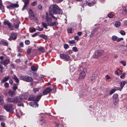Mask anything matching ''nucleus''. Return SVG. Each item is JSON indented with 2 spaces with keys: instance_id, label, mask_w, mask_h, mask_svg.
I'll return each instance as SVG.
<instances>
[{
  "instance_id": "nucleus-25",
  "label": "nucleus",
  "mask_w": 127,
  "mask_h": 127,
  "mask_svg": "<svg viewBox=\"0 0 127 127\" xmlns=\"http://www.w3.org/2000/svg\"><path fill=\"white\" fill-rule=\"evenodd\" d=\"M118 99H113V102L114 104L115 105L117 104L118 103Z\"/></svg>"
},
{
  "instance_id": "nucleus-33",
  "label": "nucleus",
  "mask_w": 127,
  "mask_h": 127,
  "mask_svg": "<svg viewBox=\"0 0 127 127\" xmlns=\"http://www.w3.org/2000/svg\"><path fill=\"white\" fill-rule=\"evenodd\" d=\"M75 41L74 40H72L69 41V43L70 44L71 46H72V45L74 44L75 43Z\"/></svg>"
},
{
  "instance_id": "nucleus-55",
  "label": "nucleus",
  "mask_w": 127,
  "mask_h": 127,
  "mask_svg": "<svg viewBox=\"0 0 127 127\" xmlns=\"http://www.w3.org/2000/svg\"><path fill=\"white\" fill-rule=\"evenodd\" d=\"M23 95L24 96V98L25 99H26L28 97L27 96V93H25Z\"/></svg>"
},
{
  "instance_id": "nucleus-62",
  "label": "nucleus",
  "mask_w": 127,
  "mask_h": 127,
  "mask_svg": "<svg viewBox=\"0 0 127 127\" xmlns=\"http://www.w3.org/2000/svg\"><path fill=\"white\" fill-rule=\"evenodd\" d=\"M0 72H2L3 71V67L0 64Z\"/></svg>"
},
{
  "instance_id": "nucleus-28",
  "label": "nucleus",
  "mask_w": 127,
  "mask_h": 127,
  "mask_svg": "<svg viewBox=\"0 0 127 127\" xmlns=\"http://www.w3.org/2000/svg\"><path fill=\"white\" fill-rule=\"evenodd\" d=\"M123 13L124 14H127V6H125L123 9Z\"/></svg>"
},
{
  "instance_id": "nucleus-5",
  "label": "nucleus",
  "mask_w": 127,
  "mask_h": 127,
  "mask_svg": "<svg viewBox=\"0 0 127 127\" xmlns=\"http://www.w3.org/2000/svg\"><path fill=\"white\" fill-rule=\"evenodd\" d=\"M20 78L22 80L27 82H31L33 81V79L31 77L28 75L21 76Z\"/></svg>"
},
{
  "instance_id": "nucleus-39",
  "label": "nucleus",
  "mask_w": 127,
  "mask_h": 127,
  "mask_svg": "<svg viewBox=\"0 0 127 127\" xmlns=\"http://www.w3.org/2000/svg\"><path fill=\"white\" fill-rule=\"evenodd\" d=\"M116 73L117 75H119L121 74V72L119 69L117 70L116 71Z\"/></svg>"
},
{
  "instance_id": "nucleus-7",
  "label": "nucleus",
  "mask_w": 127,
  "mask_h": 127,
  "mask_svg": "<svg viewBox=\"0 0 127 127\" xmlns=\"http://www.w3.org/2000/svg\"><path fill=\"white\" fill-rule=\"evenodd\" d=\"M60 57L61 59H63L65 61H68L70 59L69 56L64 54H61Z\"/></svg>"
},
{
  "instance_id": "nucleus-29",
  "label": "nucleus",
  "mask_w": 127,
  "mask_h": 127,
  "mask_svg": "<svg viewBox=\"0 0 127 127\" xmlns=\"http://www.w3.org/2000/svg\"><path fill=\"white\" fill-rule=\"evenodd\" d=\"M20 100V102L22 101L25 99L24 95L23 94L20 95L19 96V99Z\"/></svg>"
},
{
  "instance_id": "nucleus-23",
  "label": "nucleus",
  "mask_w": 127,
  "mask_h": 127,
  "mask_svg": "<svg viewBox=\"0 0 127 127\" xmlns=\"http://www.w3.org/2000/svg\"><path fill=\"white\" fill-rule=\"evenodd\" d=\"M98 29V28H95L93 31L92 32L90 36H92L94 34L97 30Z\"/></svg>"
},
{
  "instance_id": "nucleus-26",
  "label": "nucleus",
  "mask_w": 127,
  "mask_h": 127,
  "mask_svg": "<svg viewBox=\"0 0 127 127\" xmlns=\"http://www.w3.org/2000/svg\"><path fill=\"white\" fill-rule=\"evenodd\" d=\"M3 97L2 95H0V104H2L3 102Z\"/></svg>"
},
{
  "instance_id": "nucleus-44",
  "label": "nucleus",
  "mask_w": 127,
  "mask_h": 127,
  "mask_svg": "<svg viewBox=\"0 0 127 127\" xmlns=\"http://www.w3.org/2000/svg\"><path fill=\"white\" fill-rule=\"evenodd\" d=\"M116 90L115 89H112L110 92V95H111L113 94L116 91Z\"/></svg>"
},
{
  "instance_id": "nucleus-59",
  "label": "nucleus",
  "mask_w": 127,
  "mask_h": 127,
  "mask_svg": "<svg viewBox=\"0 0 127 127\" xmlns=\"http://www.w3.org/2000/svg\"><path fill=\"white\" fill-rule=\"evenodd\" d=\"M89 5V6H91L92 5V4H93L94 3L92 1H89V2H88Z\"/></svg>"
},
{
  "instance_id": "nucleus-46",
  "label": "nucleus",
  "mask_w": 127,
  "mask_h": 127,
  "mask_svg": "<svg viewBox=\"0 0 127 127\" xmlns=\"http://www.w3.org/2000/svg\"><path fill=\"white\" fill-rule=\"evenodd\" d=\"M120 34L123 35H125L126 34L125 32L123 30H121L120 32Z\"/></svg>"
},
{
  "instance_id": "nucleus-61",
  "label": "nucleus",
  "mask_w": 127,
  "mask_h": 127,
  "mask_svg": "<svg viewBox=\"0 0 127 127\" xmlns=\"http://www.w3.org/2000/svg\"><path fill=\"white\" fill-rule=\"evenodd\" d=\"M39 89L38 88L34 89H33V90L34 91V93H36V92H38L39 91Z\"/></svg>"
},
{
  "instance_id": "nucleus-2",
  "label": "nucleus",
  "mask_w": 127,
  "mask_h": 127,
  "mask_svg": "<svg viewBox=\"0 0 127 127\" xmlns=\"http://www.w3.org/2000/svg\"><path fill=\"white\" fill-rule=\"evenodd\" d=\"M46 21L47 22L48 26H53L55 25H57L58 23L55 21L52 22V18L48 15V13H46Z\"/></svg>"
},
{
  "instance_id": "nucleus-6",
  "label": "nucleus",
  "mask_w": 127,
  "mask_h": 127,
  "mask_svg": "<svg viewBox=\"0 0 127 127\" xmlns=\"http://www.w3.org/2000/svg\"><path fill=\"white\" fill-rule=\"evenodd\" d=\"M87 69L86 68H84L82 71L80 73L79 79H81L84 78L87 72Z\"/></svg>"
},
{
  "instance_id": "nucleus-45",
  "label": "nucleus",
  "mask_w": 127,
  "mask_h": 127,
  "mask_svg": "<svg viewBox=\"0 0 127 127\" xmlns=\"http://www.w3.org/2000/svg\"><path fill=\"white\" fill-rule=\"evenodd\" d=\"M36 30L39 31H41L43 30V29L40 28L39 26H37L36 27Z\"/></svg>"
},
{
  "instance_id": "nucleus-31",
  "label": "nucleus",
  "mask_w": 127,
  "mask_h": 127,
  "mask_svg": "<svg viewBox=\"0 0 127 127\" xmlns=\"http://www.w3.org/2000/svg\"><path fill=\"white\" fill-rule=\"evenodd\" d=\"M126 82L125 81H123L121 82L120 86L122 88L124 85L126 84Z\"/></svg>"
},
{
  "instance_id": "nucleus-60",
  "label": "nucleus",
  "mask_w": 127,
  "mask_h": 127,
  "mask_svg": "<svg viewBox=\"0 0 127 127\" xmlns=\"http://www.w3.org/2000/svg\"><path fill=\"white\" fill-rule=\"evenodd\" d=\"M123 38H120L118 39H117V42H119L121 40H123Z\"/></svg>"
},
{
  "instance_id": "nucleus-43",
  "label": "nucleus",
  "mask_w": 127,
  "mask_h": 127,
  "mask_svg": "<svg viewBox=\"0 0 127 127\" xmlns=\"http://www.w3.org/2000/svg\"><path fill=\"white\" fill-rule=\"evenodd\" d=\"M63 0H53V1L57 3H58L62 1Z\"/></svg>"
},
{
  "instance_id": "nucleus-16",
  "label": "nucleus",
  "mask_w": 127,
  "mask_h": 127,
  "mask_svg": "<svg viewBox=\"0 0 127 127\" xmlns=\"http://www.w3.org/2000/svg\"><path fill=\"white\" fill-rule=\"evenodd\" d=\"M13 102L17 103L20 102V100L17 97H15L13 98Z\"/></svg>"
},
{
  "instance_id": "nucleus-54",
  "label": "nucleus",
  "mask_w": 127,
  "mask_h": 127,
  "mask_svg": "<svg viewBox=\"0 0 127 127\" xmlns=\"http://www.w3.org/2000/svg\"><path fill=\"white\" fill-rule=\"evenodd\" d=\"M108 17L110 18H111L113 17V15L111 13L109 14L108 15Z\"/></svg>"
},
{
  "instance_id": "nucleus-52",
  "label": "nucleus",
  "mask_w": 127,
  "mask_h": 127,
  "mask_svg": "<svg viewBox=\"0 0 127 127\" xmlns=\"http://www.w3.org/2000/svg\"><path fill=\"white\" fill-rule=\"evenodd\" d=\"M72 29L71 28H70L69 29H67V32L68 33H72Z\"/></svg>"
},
{
  "instance_id": "nucleus-37",
  "label": "nucleus",
  "mask_w": 127,
  "mask_h": 127,
  "mask_svg": "<svg viewBox=\"0 0 127 127\" xmlns=\"http://www.w3.org/2000/svg\"><path fill=\"white\" fill-rule=\"evenodd\" d=\"M118 38V37L116 36L115 35H113L112 36V39L113 41H116V40Z\"/></svg>"
},
{
  "instance_id": "nucleus-10",
  "label": "nucleus",
  "mask_w": 127,
  "mask_h": 127,
  "mask_svg": "<svg viewBox=\"0 0 127 127\" xmlns=\"http://www.w3.org/2000/svg\"><path fill=\"white\" fill-rule=\"evenodd\" d=\"M53 89L50 88H47L45 89L43 92V94L44 95H46L50 93Z\"/></svg>"
},
{
  "instance_id": "nucleus-47",
  "label": "nucleus",
  "mask_w": 127,
  "mask_h": 127,
  "mask_svg": "<svg viewBox=\"0 0 127 127\" xmlns=\"http://www.w3.org/2000/svg\"><path fill=\"white\" fill-rule=\"evenodd\" d=\"M25 43L26 45H28L30 43V42L29 40H25Z\"/></svg>"
},
{
  "instance_id": "nucleus-35",
  "label": "nucleus",
  "mask_w": 127,
  "mask_h": 127,
  "mask_svg": "<svg viewBox=\"0 0 127 127\" xmlns=\"http://www.w3.org/2000/svg\"><path fill=\"white\" fill-rule=\"evenodd\" d=\"M20 23H17L15 24L14 23V27L15 29H17L19 28V24Z\"/></svg>"
},
{
  "instance_id": "nucleus-48",
  "label": "nucleus",
  "mask_w": 127,
  "mask_h": 127,
  "mask_svg": "<svg viewBox=\"0 0 127 127\" xmlns=\"http://www.w3.org/2000/svg\"><path fill=\"white\" fill-rule=\"evenodd\" d=\"M4 86L5 88H8L9 87V84L8 83L6 82L4 84Z\"/></svg>"
},
{
  "instance_id": "nucleus-24",
  "label": "nucleus",
  "mask_w": 127,
  "mask_h": 127,
  "mask_svg": "<svg viewBox=\"0 0 127 127\" xmlns=\"http://www.w3.org/2000/svg\"><path fill=\"white\" fill-rule=\"evenodd\" d=\"M38 50L42 53H44L45 52V50L44 48L43 47H40L38 48Z\"/></svg>"
},
{
  "instance_id": "nucleus-38",
  "label": "nucleus",
  "mask_w": 127,
  "mask_h": 127,
  "mask_svg": "<svg viewBox=\"0 0 127 127\" xmlns=\"http://www.w3.org/2000/svg\"><path fill=\"white\" fill-rule=\"evenodd\" d=\"M39 36L40 37L42 38L45 39H46L47 38V36L45 35H40Z\"/></svg>"
},
{
  "instance_id": "nucleus-53",
  "label": "nucleus",
  "mask_w": 127,
  "mask_h": 127,
  "mask_svg": "<svg viewBox=\"0 0 127 127\" xmlns=\"http://www.w3.org/2000/svg\"><path fill=\"white\" fill-rule=\"evenodd\" d=\"M72 50L73 51L75 52H77L78 51L77 48L75 47H73L72 48Z\"/></svg>"
},
{
  "instance_id": "nucleus-15",
  "label": "nucleus",
  "mask_w": 127,
  "mask_h": 127,
  "mask_svg": "<svg viewBox=\"0 0 127 127\" xmlns=\"http://www.w3.org/2000/svg\"><path fill=\"white\" fill-rule=\"evenodd\" d=\"M29 105L34 107H37L38 106V104L36 102H31L29 103Z\"/></svg>"
},
{
  "instance_id": "nucleus-12",
  "label": "nucleus",
  "mask_w": 127,
  "mask_h": 127,
  "mask_svg": "<svg viewBox=\"0 0 127 127\" xmlns=\"http://www.w3.org/2000/svg\"><path fill=\"white\" fill-rule=\"evenodd\" d=\"M17 34L16 33L12 32L11 34V35L10 36V38L8 40L10 41L12 39L15 40L17 38Z\"/></svg>"
},
{
  "instance_id": "nucleus-19",
  "label": "nucleus",
  "mask_w": 127,
  "mask_h": 127,
  "mask_svg": "<svg viewBox=\"0 0 127 127\" xmlns=\"http://www.w3.org/2000/svg\"><path fill=\"white\" fill-rule=\"evenodd\" d=\"M8 93L9 95L11 96L15 95L16 94L15 92V91H12L10 90H8Z\"/></svg>"
},
{
  "instance_id": "nucleus-32",
  "label": "nucleus",
  "mask_w": 127,
  "mask_h": 127,
  "mask_svg": "<svg viewBox=\"0 0 127 127\" xmlns=\"http://www.w3.org/2000/svg\"><path fill=\"white\" fill-rule=\"evenodd\" d=\"M1 43L4 46H7L8 44V43L5 41H2L1 42Z\"/></svg>"
},
{
  "instance_id": "nucleus-42",
  "label": "nucleus",
  "mask_w": 127,
  "mask_h": 127,
  "mask_svg": "<svg viewBox=\"0 0 127 127\" xmlns=\"http://www.w3.org/2000/svg\"><path fill=\"white\" fill-rule=\"evenodd\" d=\"M125 75L126 73H123L120 76V77L121 79H124L125 78Z\"/></svg>"
},
{
  "instance_id": "nucleus-13",
  "label": "nucleus",
  "mask_w": 127,
  "mask_h": 127,
  "mask_svg": "<svg viewBox=\"0 0 127 127\" xmlns=\"http://www.w3.org/2000/svg\"><path fill=\"white\" fill-rule=\"evenodd\" d=\"M10 62V60L9 59H6L4 60H2L0 61V63L5 66L7 65Z\"/></svg>"
},
{
  "instance_id": "nucleus-56",
  "label": "nucleus",
  "mask_w": 127,
  "mask_h": 127,
  "mask_svg": "<svg viewBox=\"0 0 127 127\" xmlns=\"http://www.w3.org/2000/svg\"><path fill=\"white\" fill-rule=\"evenodd\" d=\"M64 47L65 49H66L69 47V46L67 44H65L64 45Z\"/></svg>"
},
{
  "instance_id": "nucleus-63",
  "label": "nucleus",
  "mask_w": 127,
  "mask_h": 127,
  "mask_svg": "<svg viewBox=\"0 0 127 127\" xmlns=\"http://www.w3.org/2000/svg\"><path fill=\"white\" fill-rule=\"evenodd\" d=\"M38 33H39L38 32H36V33H35L34 34H33V35H32V37H35V36H37V35Z\"/></svg>"
},
{
  "instance_id": "nucleus-40",
  "label": "nucleus",
  "mask_w": 127,
  "mask_h": 127,
  "mask_svg": "<svg viewBox=\"0 0 127 127\" xmlns=\"http://www.w3.org/2000/svg\"><path fill=\"white\" fill-rule=\"evenodd\" d=\"M42 25L43 27L45 29H47V25L44 22H43L42 23Z\"/></svg>"
},
{
  "instance_id": "nucleus-27",
  "label": "nucleus",
  "mask_w": 127,
  "mask_h": 127,
  "mask_svg": "<svg viewBox=\"0 0 127 127\" xmlns=\"http://www.w3.org/2000/svg\"><path fill=\"white\" fill-rule=\"evenodd\" d=\"M19 5L18 4H12L10 5V6L12 7L13 8L15 7H19Z\"/></svg>"
},
{
  "instance_id": "nucleus-51",
  "label": "nucleus",
  "mask_w": 127,
  "mask_h": 127,
  "mask_svg": "<svg viewBox=\"0 0 127 127\" xmlns=\"http://www.w3.org/2000/svg\"><path fill=\"white\" fill-rule=\"evenodd\" d=\"M37 3L36 1H34L32 3L31 5L32 6H35L36 5Z\"/></svg>"
},
{
  "instance_id": "nucleus-34",
  "label": "nucleus",
  "mask_w": 127,
  "mask_h": 127,
  "mask_svg": "<svg viewBox=\"0 0 127 127\" xmlns=\"http://www.w3.org/2000/svg\"><path fill=\"white\" fill-rule=\"evenodd\" d=\"M6 119L4 116L0 115V121H4Z\"/></svg>"
},
{
  "instance_id": "nucleus-41",
  "label": "nucleus",
  "mask_w": 127,
  "mask_h": 127,
  "mask_svg": "<svg viewBox=\"0 0 127 127\" xmlns=\"http://www.w3.org/2000/svg\"><path fill=\"white\" fill-rule=\"evenodd\" d=\"M113 99H118V95L116 94H114L113 95Z\"/></svg>"
},
{
  "instance_id": "nucleus-3",
  "label": "nucleus",
  "mask_w": 127,
  "mask_h": 127,
  "mask_svg": "<svg viewBox=\"0 0 127 127\" xmlns=\"http://www.w3.org/2000/svg\"><path fill=\"white\" fill-rule=\"evenodd\" d=\"M42 96V93H40L37 96H34L33 95L31 96L29 99L31 100L38 101Z\"/></svg>"
},
{
  "instance_id": "nucleus-20",
  "label": "nucleus",
  "mask_w": 127,
  "mask_h": 127,
  "mask_svg": "<svg viewBox=\"0 0 127 127\" xmlns=\"http://www.w3.org/2000/svg\"><path fill=\"white\" fill-rule=\"evenodd\" d=\"M121 25V22L120 21H116L115 22L114 26L116 28L120 26Z\"/></svg>"
},
{
  "instance_id": "nucleus-17",
  "label": "nucleus",
  "mask_w": 127,
  "mask_h": 127,
  "mask_svg": "<svg viewBox=\"0 0 127 127\" xmlns=\"http://www.w3.org/2000/svg\"><path fill=\"white\" fill-rule=\"evenodd\" d=\"M10 77V76H8L6 77H3V79L1 81V83H3L7 81L9 78Z\"/></svg>"
},
{
  "instance_id": "nucleus-9",
  "label": "nucleus",
  "mask_w": 127,
  "mask_h": 127,
  "mask_svg": "<svg viewBox=\"0 0 127 127\" xmlns=\"http://www.w3.org/2000/svg\"><path fill=\"white\" fill-rule=\"evenodd\" d=\"M5 25H7L9 28L11 30H14V26L12 25L10 23L8 20H5L4 22Z\"/></svg>"
},
{
  "instance_id": "nucleus-4",
  "label": "nucleus",
  "mask_w": 127,
  "mask_h": 127,
  "mask_svg": "<svg viewBox=\"0 0 127 127\" xmlns=\"http://www.w3.org/2000/svg\"><path fill=\"white\" fill-rule=\"evenodd\" d=\"M103 52L104 51L102 50H97L95 52L93 55V57L95 58H98L101 56Z\"/></svg>"
},
{
  "instance_id": "nucleus-21",
  "label": "nucleus",
  "mask_w": 127,
  "mask_h": 127,
  "mask_svg": "<svg viewBox=\"0 0 127 127\" xmlns=\"http://www.w3.org/2000/svg\"><path fill=\"white\" fill-rule=\"evenodd\" d=\"M97 78V75L96 74L93 75L91 78V80L92 81H94Z\"/></svg>"
},
{
  "instance_id": "nucleus-36",
  "label": "nucleus",
  "mask_w": 127,
  "mask_h": 127,
  "mask_svg": "<svg viewBox=\"0 0 127 127\" xmlns=\"http://www.w3.org/2000/svg\"><path fill=\"white\" fill-rule=\"evenodd\" d=\"M4 9V7L2 5L1 0H0V9L2 10Z\"/></svg>"
},
{
  "instance_id": "nucleus-14",
  "label": "nucleus",
  "mask_w": 127,
  "mask_h": 127,
  "mask_svg": "<svg viewBox=\"0 0 127 127\" xmlns=\"http://www.w3.org/2000/svg\"><path fill=\"white\" fill-rule=\"evenodd\" d=\"M23 1L24 3V5L23 6V8L22 9V10H23L27 7V5L29 3V0H23Z\"/></svg>"
},
{
  "instance_id": "nucleus-22",
  "label": "nucleus",
  "mask_w": 127,
  "mask_h": 127,
  "mask_svg": "<svg viewBox=\"0 0 127 127\" xmlns=\"http://www.w3.org/2000/svg\"><path fill=\"white\" fill-rule=\"evenodd\" d=\"M31 68L32 70L34 71H35L37 70L38 68L35 66H32L31 67Z\"/></svg>"
},
{
  "instance_id": "nucleus-30",
  "label": "nucleus",
  "mask_w": 127,
  "mask_h": 127,
  "mask_svg": "<svg viewBox=\"0 0 127 127\" xmlns=\"http://www.w3.org/2000/svg\"><path fill=\"white\" fill-rule=\"evenodd\" d=\"M13 98H11L8 97L6 99L7 101L8 102H13Z\"/></svg>"
},
{
  "instance_id": "nucleus-8",
  "label": "nucleus",
  "mask_w": 127,
  "mask_h": 127,
  "mask_svg": "<svg viewBox=\"0 0 127 127\" xmlns=\"http://www.w3.org/2000/svg\"><path fill=\"white\" fill-rule=\"evenodd\" d=\"M4 108L7 111L11 112L13 109L12 104H6L4 106Z\"/></svg>"
},
{
  "instance_id": "nucleus-49",
  "label": "nucleus",
  "mask_w": 127,
  "mask_h": 127,
  "mask_svg": "<svg viewBox=\"0 0 127 127\" xmlns=\"http://www.w3.org/2000/svg\"><path fill=\"white\" fill-rule=\"evenodd\" d=\"M120 63L122 64L124 66L126 65V62L124 61H122L120 62Z\"/></svg>"
},
{
  "instance_id": "nucleus-58",
  "label": "nucleus",
  "mask_w": 127,
  "mask_h": 127,
  "mask_svg": "<svg viewBox=\"0 0 127 127\" xmlns=\"http://www.w3.org/2000/svg\"><path fill=\"white\" fill-rule=\"evenodd\" d=\"M72 53V51L70 50H68L65 53L67 55H69Z\"/></svg>"
},
{
  "instance_id": "nucleus-1",
  "label": "nucleus",
  "mask_w": 127,
  "mask_h": 127,
  "mask_svg": "<svg viewBox=\"0 0 127 127\" xmlns=\"http://www.w3.org/2000/svg\"><path fill=\"white\" fill-rule=\"evenodd\" d=\"M50 13L55 14H60L63 13L62 10L56 4L50 6L49 7Z\"/></svg>"
},
{
  "instance_id": "nucleus-18",
  "label": "nucleus",
  "mask_w": 127,
  "mask_h": 127,
  "mask_svg": "<svg viewBox=\"0 0 127 127\" xmlns=\"http://www.w3.org/2000/svg\"><path fill=\"white\" fill-rule=\"evenodd\" d=\"M12 78L15 80V82L17 83H19V79L15 75H13V76L12 77Z\"/></svg>"
},
{
  "instance_id": "nucleus-64",
  "label": "nucleus",
  "mask_w": 127,
  "mask_h": 127,
  "mask_svg": "<svg viewBox=\"0 0 127 127\" xmlns=\"http://www.w3.org/2000/svg\"><path fill=\"white\" fill-rule=\"evenodd\" d=\"M123 22L124 23V25L126 26H127V20H125L123 21Z\"/></svg>"
},
{
  "instance_id": "nucleus-11",
  "label": "nucleus",
  "mask_w": 127,
  "mask_h": 127,
  "mask_svg": "<svg viewBox=\"0 0 127 127\" xmlns=\"http://www.w3.org/2000/svg\"><path fill=\"white\" fill-rule=\"evenodd\" d=\"M29 13L30 16L32 19H34L35 21L37 20V18L35 17L33 12L30 9H29Z\"/></svg>"
},
{
  "instance_id": "nucleus-50",
  "label": "nucleus",
  "mask_w": 127,
  "mask_h": 127,
  "mask_svg": "<svg viewBox=\"0 0 127 127\" xmlns=\"http://www.w3.org/2000/svg\"><path fill=\"white\" fill-rule=\"evenodd\" d=\"M49 15L50 16L53 18L55 19L56 20H57V18L56 17H55L54 16L53 14H52V13H50Z\"/></svg>"
},
{
  "instance_id": "nucleus-57",
  "label": "nucleus",
  "mask_w": 127,
  "mask_h": 127,
  "mask_svg": "<svg viewBox=\"0 0 127 127\" xmlns=\"http://www.w3.org/2000/svg\"><path fill=\"white\" fill-rule=\"evenodd\" d=\"M5 124L3 122H1V126L2 127H4Z\"/></svg>"
}]
</instances>
